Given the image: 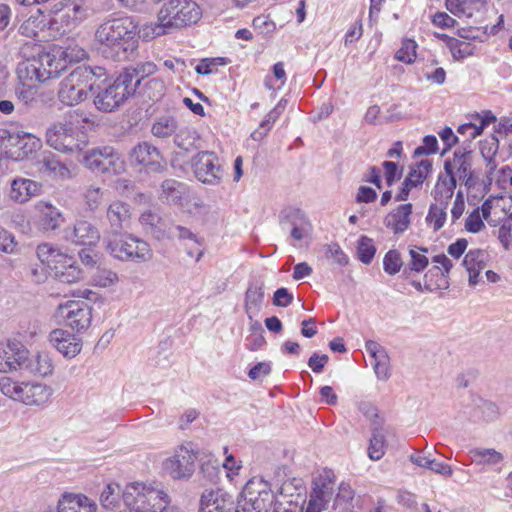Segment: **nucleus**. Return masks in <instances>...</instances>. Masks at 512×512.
I'll return each mask as SVG.
<instances>
[{
  "label": "nucleus",
  "instance_id": "nucleus-52",
  "mask_svg": "<svg viewBox=\"0 0 512 512\" xmlns=\"http://www.w3.org/2000/svg\"><path fill=\"white\" fill-rule=\"evenodd\" d=\"M401 255L397 250H389L383 259L384 271L390 275L398 273L402 267Z\"/></svg>",
  "mask_w": 512,
  "mask_h": 512
},
{
  "label": "nucleus",
  "instance_id": "nucleus-58",
  "mask_svg": "<svg viewBox=\"0 0 512 512\" xmlns=\"http://www.w3.org/2000/svg\"><path fill=\"white\" fill-rule=\"evenodd\" d=\"M171 236H168L167 239H179V240H191L198 245H201L202 242L198 239L196 234H194L190 229L181 226V225H174L171 224L170 228Z\"/></svg>",
  "mask_w": 512,
  "mask_h": 512
},
{
  "label": "nucleus",
  "instance_id": "nucleus-4",
  "mask_svg": "<svg viewBox=\"0 0 512 512\" xmlns=\"http://www.w3.org/2000/svg\"><path fill=\"white\" fill-rule=\"evenodd\" d=\"M104 242L107 252L123 262L141 264L153 258L150 244L130 233L109 236Z\"/></svg>",
  "mask_w": 512,
  "mask_h": 512
},
{
  "label": "nucleus",
  "instance_id": "nucleus-56",
  "mask_svg": "<svg viewBox=\"0 0 512 512\" xmlns=\"http://www.w3.org/2000/svg\"><path fill=\"white\" fill-rule=\"evenodd\" d=\"M371 364L373 365L374 372L379 380L385 381L389 378V357L387 353H381L378 358L373 359Z\"/></svg>",
  "mask_w": 512,
  "mask_h": 512
},
{
  "label": "nucleus",
  "instance_id": "nucleus-6",
  "mask_svg": "<svg viewBox=\"0 0 512 512\" xmlns=\"http://www.w3.org/2000/svg\"><path fill=\"white\" fill-rule=\"evenodd\" d=\"M163 26L172 32L195 24L202 15L199 5L194 0H164L158 12Z\"/></svg>",
  "mask_w": 512,
  "mask_h": 512
},
{
  "label": "nucleus",
  "instance_id": "nucleus-53",
  "mask_svg": "<svg viewBox=\"0 0 512 512\" xmlns=\"http://www.w3.org/2000/svg\"><path fill=\"white\" fill-rule=\"evenodd\" d=\"M417 44L412 39L403 41L401 48L396 52L395 58L404 63H412L416 57Z\"/></svg>",
  "mask_w": 512,
  "mask_h": 512
},
{
  "label": "nucleus",
  "instance_id": "nucleus-54",
  "mask_svg": "<svg viewBox=\"0 0 512 512\" xmlns=\"http://www.w3.org/2000/svg\"><path fill=\"white\" fill-rule=\"evenodd\" d=\"M449 49L456 60L464 59L473 52V47L470 43L458 39L449 40Z\"/></svg>",
  "mask_w": 512,
  "mask_h": 512
},
{
  "label": "nucleus",
  "instance_id": "nucleus-5",
  "mask_svg": "<svg viewBox=\"0 0 512 512\" xmlns=\"http://www.w3.org/2000/svg\"><path fill=\"white\" fill-rule=\"evenodd\" d=\"M122 496L127 507L141 512H164L171 502L170 496L162 488L140 483L128 487Z\"/></svg>",
  "mask_w": 512,
  "mask_h": 512
},
{
  "label": "nucleus",
  "instance_id": "nucleus-64",
  "mask_svg": "<svg viewBox=\"0 0 512 512\" xmlns=\"http://www.w3.org/2000/svg\"><path fill=\"white\" fill-rule=\"evenodd\" d=\"M487 35V27H464L458 29V36L464 40H481Z\"/></svg>",
  "mask_w": 512,
  "mask_h": 512
},
{
  "label": "nucleus",
  "instance_id": "nucleus-2",
  "mask_svg": "<svg viewBox=\"0 0 512 512\" xmlns=\"http://www.w3.org/2000/svg\"><path fill=\"white\" fill-rule=\"evenodd\" d=\"M58 50L55 52L41 53L37 57L26 59L17 66L16 73L23 86L37 87L50 79L57 78L61 72L67 69L68 63L78 61L86 56L83 49Z\"/></svg>",
  "mask_w": 512,
  "mask_h": 512
},
{
  "label": "nucleus",
  "instance_id": "nucleus-15",
  "mask_svg": "<svg viewBox=\"0 0 512 512\" xmlns=\"http://www.w3.org/2000/svg\"><path fill=\"white\" fill-rule=\"evenodd\" d=\"M132 163L142 165L148 173H158L166 168V161L160 151L148 142H141L131 149Z\"/></svg>",
  "mask_w": 512,
  "mask_h": 512
},
{
  "label": "nucleus",
  "instance_id": "nucleus-59",
  "mask_svg": "<svg viewBox=\"0 0 512 512\" xmlns=\"http://www.w3.org/2000/svg\"><path fill=\"white\" fill-rule=\"evenodd\" d=\"M73 261V257L58 250L55 254V258H53L52 261L50 260V265L48 266V268L55 275L60 273V271H62L63 269H66V267H68L67 264H71Z\"/></svg>",
  "mask_w": 512,
  "mask_h": 512
},
{
  "label": "nucleus",
  "instance_id": "nucleus-17",
  "mask_svg": "<svg viewBox=\"0 0 512 512\" xmlns=\"http://www.w3.org/2000/svg\"><path fill=\"white\" fill-rule=\"evenodd\" d=\"M41 147V141L30 133L10 134L6 144L7 157L21 161L36 153Z\"/></svg>",
  "mask_w": 512,
  "mask_h": 512
},
{
  "label": "nucleus",
  "instance_id": "nucleus-31",
  "mask_svg": "<svg viewBox=\"0 0 512 512\" xmlns=\"http://www.w3.org/2000/svg\"><path fill=\"white\" fill-rule=\"evenodd\" d=\"M157 70L156 65L153 62H141L137 63L135 66L127 67L120 73L122 76H126V82L132 85L133 91L136 92L139 87L141 81L154 74Z\"/></svg>",
  "mask_w": 512,
  "mask_h": 512
},
{
  "label": "nucleus",
  "instance_id": "nucleus-41",
  "mask_svg": "<svg viewBox=\"0 0 512 512\" xmlns=\"http://www.w3.org/2000/svg\"><path fill=\"white\" fill-rule=\"evenodd\" d=\"M310 221L307 215L299 208L288 207L280 214V224L283 229L286 227H298L305 222Z\"/></svg>",
  "mask_w": 512,
  "mask_h": 512
},
{
  "label": "nucleus",
  "instance_id": "nucleus-62",
  "mask_svg": "<svg viewBox=\"0 0 512 512\" xmlns=\"http://www.w3.org/2000/svg\"><path fill=\"white\" fill-rule=\"evenodd\" d=\"M485 227L480 216V209H474L466 218L465 228L468 232L478 233Z\"/></svg>",
  "mask_w": 512,
  "mask_h": 512
},
{
  "label": "nucleus",
  "instance_id": "nucleus-25",
  "mask_svg": "<svg viewBox=\"0 0 512 512\" xmlns=\"http://www.w3.org/2000/svg\"><path fill=\"white\" fill-rule=\"evenodd\" d=\"M444 170L447 177H443L440 175L438 177V181L433 190V195L436 201H447L453 197L454 189L457 185V180L455 176V172H453L451 160H445L444 162Z\"/></svg>",
  "mask_w": 512,
  "mask_h": 512
},
{
  "label": "nucleus",
  "instance_id": "nucleus-26",
  "mask_svg": "<svg viewBox=\"0 0 512 512\" xmlns=\"http://www.w3.org/2000/svg\"><path fill=\"white\" fill-rule=\"evenodd\" d=\"M69 239L76 245H95L100 240V232L96 226L86 220L77 221Z\"/></svg>",
  "mask_w": 512,
  "mask_h": 512
},
{
  "label": "nucleus",
  "instance_id": "nucleus-49",
  "mask_svg": "<svg viewBox=\"0 0 512 512\" xmlns=\"http://www.w3.org/2000/svg\"><path fill=\"white\" fill-rule=\"evenodd\" d=\"M162 19L157 14V21L143 25L141 29L142 37L146 40L154 39L158 36L172 33V30L167 25L163 26Z\"/></svg>",
  "mask_w": 512,
  "mask_h": 512
},
{
  "label": "nucleus",
  "instance_id": "nucleus-20",
  "mask_svg": "<svg viewBox=\"0 0 512 512\" xmlns=\"http://www.w3.org/2000/svg\"><path fill=\"white\" fill-rule=\"evenodd\" d=\"M139 223L145 234L150 235L158 241H162L167 239L168 236H171L170 228L172 223L157 212L151 210L144 211L139 217Z\"/></svg>",
  "mask_w": 512,
  "mask_h": 512
},
{
  "label": "nucleus",
  "instance_id": "nucleus-8",
  "mask_svg": "<svg viewBox=\"0 0 512 512\" xmlns=\"http://www.w3.org/2000/svg\"><path fill=\"white\" fill-rule=\"evenodd\" d=\"M98 92L94 98V104L96 108L103 112H112L125 102L135 92L133 91L132 85L126 82V76H119L114 80L112 84H109L106 88L97 89Z\"/></svg>",
  "mask_w": 512,
  "mask_h": 512
},
{
  "label": "nucleus",
  "instance_id": "nucleus-10",
  "mask_svg": "<svg viewBox=\"0 0 512 512\" xmlns=\"http://www.w3.org/2000/svg\"><path fill=\"white\" fill-rule=\"evenodd\" d=\"M57 317L62 319L65 325L73 331L81 333L91 325L92 308L84 301L70 300L58 306Z\"/></svg>",
  "mask_w": 512,
  "mask_h": 512
},
{
  "label": "nucleus",
  "instance_id": "nucleus-61",
  "mask_svg": "<svg viewBox=\"0 0 512 512\" xmlns=\"http://www.w3.org/2000/svg\"><path fill=\"white\" fill-rule=\"evenodd\" d=\"M411 261L409 263V269L415 272H421L428 266V258L417 251L415 248L409 250Z\"/></svg>",
  "mask_w": 512,
  "mask_h": 512
},
{
  "label": "nucleus",
  "instance_id": "nucleus-45",
  "mask_svg": "<svg viewBox=\"0 0 512 512\" xmlns=\"http://www.w3.org/2000/svg\"><path fill=\"white\" fill-rule=\"evenodd\" d=\"M121 488L117 483H109L100 495V503L105 509H115L120 501Z\"/></svg>",
  "mask_w": 512,
  "mask_h": 512
},
{
  "label": "nucleus",
  "instance_id": "nucleus-7",
  "mask_svg": "<svg viewBox=\"0 0 512 512\" xmlns=\"http://www.w3.org/2000/svg\"><path fill=\"white\" fill-rule=\"evenodd\" d=\"M0 390L5 396L26 405L43 404L52 394V389L45 384L17 382L9 377L0 379Z\"/></svg>",
  "mask_w": 512,
  "mask_h": 512
},
{
  "label": "nucleus",
  "instance_id": "nucleus-33",
  "mask_svg": "<svg viewBox=\"0 0 512 512\" xmlns=\"http://www.w3.org/2000/svg\"><path fill=\"white\" fill-rule=\"evenodd\" d=\"M23 371L45 377L52 373L53 364L49 355L46 353H38L32 358L28 355Z\"/></svg>",
  "mask_w": 512,
  "mask_h": 512
},
{
  "label": "nucleus",
  "instance_id": "nucleus-12",
  "mask_svg": "<svg viewBox=\"0 0 512 512\" xmlns=\"http://www.w3.org/2000/svg\"><path fill=\"white\" fill-rule=\"evenodd\" d=\"M243 497L255 506L257 512H270L272 507H276V499L271 485L262 478L250 479L242 491Z\"/></svg>",
  "mask_w": 512,
  "mask_h": 512
},
{
  "label": "nucleus",
  "instance_id": "nucleus-27",
  "mask_svg": "<svg viewBox=\"0 0 512 512\" xmlns=\"http://www.w3.org/2000/svg\"><path fill=\"white\" fill-rule=\"evenodd\" d=\"M486 258V251L481 249H471L465 254L462 264L469 273V285L478 283L480 272L486 267Z\"/></svg>",
  "mask_w": 512,
  "mask_h": 512
},
{
  "label": "nucleus",
  "instance_id": "nucleus-32",
  "mask_svg": "<svg viewBox=\"0 0 512 512\" xmlns=\"http://www.w3.org/2000/svg\"><path fill=\"white\" fill-rule=\"evenodd\" d=\"M264 299V284H251L245 293V312L250 320L253 319L262 306Z\"/></svg>",
  "mask_w": 512,
  "mask_h": 512
},
{
  "label": "nucleus",
  "instance_id": "nucleus-24",
  "mask_svg": "<svg viewBox=\"0 0 512 512\" xmlns=\"http://www.w3.org/2000/svg\"><path fill=\"white\" fill-rule=\"evenodd\" d=\"M451 163L453 171L456 169L459 180L468 188L473 187L476 182L472 174V151L456 150Z\"/></svg>",
  "mask_w": 512,
  "mask_h": 512
},
{
  "label": "nucleus",
  "instance_id": "nucleus-46",
  "mask_svg": "<svg viewBox=\"0 0 512 512\" xmlns=\"http://www.w3.org/2000/svg\"><path fill=\"white\" fill-rule=\"evenodd\" d=\"M376 247L373 240L365 235H362L357 244V255L358 259L363 264H370L375 256Z\"/></svg>",
  "mask_w": 512,
  "mask_h": 512
},
{
  "label": "nucleus",
  "instance_id": "nucleus-14",
  "mask_svg": "<svg viewBox=\"0 0 512 512\" xmlns=\"http://www.w3.org/2000/svg\"><path fill=\"white\" fill-rule=\"evenodd\" d=\"M28 355V349L18 340L0 343V372L23 371Z\"/></svg>",
  "mask_w": 512,
  "mask_h": 512
},
{
  "label": "nucleus",
  "instance_id": "nucleus-30",
  "mask_svg": "<svg viewBox=\"0 0 512 512\" xmlns=\"http://www.w3.org/2000/svg\"><path fill=\"white\" fill-rule=\"evenodd\" d=\"M411 213L412 204H402L385 217L384 224L386 227L393 229L396 234L403 233L410 225Z\"/></svg>",
  "mask_w": 512,
  "mask_h": 512
},
{
  "label": "nucleus",
  "instance_id": "nucleus-21",
  "mask_svg": "<svg viewBox=\"0 0 512 512\" xmlns=\"http://www.w3.org/2000/svg\"><path fill=\"white\" fill-rule=\"evenodd\" d=\"M97 504L84 494L64 493L57 503L56 509L45 512H96Z\"/></svg>",
  "mask_w": 512,
  "mask_h": 512
},
{
  "label": "nucleus",
  "instance_id": "nucleus-63",
  "mask_svg": "<svg viewBox=\"0 0 512 512\" xmlns=\"http://www.w3.org/2000/svg\"><path fill=\"white\" fill-rule=\"evenodd\" d=\"M499 148V141L496 137L492 136L480 144V152L484 159L495 158Z\"/></svg>",
  "mask_w": 512,
  "mask_h": 512
},
{
  "label": "nucleus",
  "instance_id": "nucleus-36",
  "mask_svg": "<svg viewBox=\"0 0 512 512\" xmlns=\"http://www.w3.org/2000/svg\"><path fill=\"white\" fill-rule=\"evenodd\" d=\"M178 130V121L172 115L158 117L151 127L153 136L161 139L169 138Z\"/></svg>",
  "mask_w": 512,
  "mask_h": 512
},
{
  "label": "nucleus",
  "instance_id": "nucleus-3",
  "mask_svg": "<svg viewBox=\"0 0 512 512\" xmlns=\"http://www.w3.org/2000/svg\"><path fill=\"white\" fill-rule=\"evenodd\" d=\"M107 80L105 68L78 66L65 77L57 93L59 101L67 106L77 105L87 99L89 92L100 89Z\"/></svg>",
  "mask_w": 512,
  "mask_h": 512
},
{
  "label": "nucleus",
  "instance_id": "nucleus-39",
  "mask_svg": "<svg viewBox=\"0 0 512 512\" xmlns=\"http://www.w3.org/2000/svg\"><path fill=\"white\" fill-rule=\"evenodd\" d=\"M354 491L347 483H341L334 500V509L339 512H354Z\"/></svg>",
  "mask_w": 512,
  "mask_h": 512
},
{
  "label": "nucleus",
  "instance_id": "nucleus-11",
  "mask_svg": "<svg viewBox=\"0 0 512 512\" xmlns=\"http://www.w3.org/2000/svg\"><path fill=\"white\" fill-rule=\"evenodd\" d=\"M83 163L94 173L118 174L124 169L123 162L112 147L86 152Z\"/></svg>",
  "mask_w": 512,
  "mask_h": 512
},
{
  "label": "nucleus",
  "instance_id": "nucleus-28",
  "mask_svg": "<svg viewBox=\"0 0 512 512\" xmlns=\"http://www.w3.org/2000/svg\"><path fill=\"white\" fill-rule=\"evenodd\" d=\"M36 210L39 212L41 225L46 231H54L64 222L61 211L49 202H38Z\"/></svg>",
  "mask_w": 512,
  "mask_h": 512
},
{
  "label": "nucleus",
  "instance_id": "nucleus-9",
  "mask_svg": "<svg viewBox=\"0 0 512 512\" xmlns=\"http://www.w3.org/2000/svg\"><path fill=\"white\" fill-rule=\"evenodd\" d=\"M197 452L192 443L180 445L174 455L163 462V469L173 479L190 478L195 471Z\"/></svg>",
  "mask_w": 512,
  "mask_h": 512
},
{
  "label": "nucleus",
  "instance_id": "nucleus-23",
  "mask_svg": "<svg viewBox=\"0 0 512 512\" xmlns=\"http://www.w3.org/2000/svg\"><path fill=\"white\" fill-rule=\"evenodd\" d=\"M50 343L65 357L73 358L82 348V341L75 335L62 329H55L49 335Z\"/></svg>",
  "mask_w": 512,
  "mask_h": 512
},
{
  "label": "nucleus",
  "instance_id": "nucleus-16",
  "mask_svg": "<svg viewBox=\"0 0 512 512\" xmlns=\"http://www.w3.org/2000/svg\"><path fill=\"white\" fill-rule=\"evenodd\" d=\"M196 178L206 184H217L221 179V167L213 152H199L192 160Z\"/></svg>",
  "mask_w": 512,
  "mask_h": 512
},
{
  "label": "nucleus",
  "instance_id": "nucleus-37",
  "mask_svg": "<svg viewBox=\"0 0 512 512\" xmlns=\"http://www.w3.org/2000/svg\"><path fill=\"white\" fill-rule=\"evenodd\" d=\"M433 262L438 263L442 266V269H440L438 266L433 267L429 272L433 273L434 271L437 274H440L441 276V283H437L436 287H432L430 284H425V289L432 292L435 289H447L449 286L448 281L446 278L448 277V274L450 273L451 269L453 268L452 261L445 255V254H439L433 257Z\"/></svg>",
  "mask_w": 512,
  "mask_h": 512
},
{
  "label": "nucleus",
  "instance_id": "nucleus-40",
  "mask_svg": "<svg viewBox=\"0 0 512 512\" xmlns=\"http://www.w3.org/2000/svg\"><path fill=\"white\" fill-rule=\"evenodd\" d=\"M472 462L478 465H496L500 463L503 456L495 449L474 448L469 451Z\"/></svg>",
  "mask_w": 512,
  "mask_h": 512
},
{
  "label": "nucleus",
  "instance_id": "nucleus-34",
  "mask_svg": "<svg viewBox=\"0 0 512 512\" xmlns=\"http://www.w3.org/2000/svg\"><path fill=\"white\" fill-rule=\"evenodd\" d=\"M410 461L422 468L429 469L437 474L450 477L453 474L452 468L443 463L432 459L430 455H425L422 452H417L410 456Z\"/></svg>",
  "mask_w": 512,
  "mask_h": 512
},
{
  "label": "nucleus",
  "instance_id": "nucleus-1",
  "mask_svg": "<svg viewBox=\"0 0 512 512\" xmlns=\"http://www.w3.org/2000/svg\"><path fill=\"white\" fill-rule=\"evenodd\" d=\"M138 44L137 23L127 16L104 21L94 34L98 54L113 61H126L134 57Z\"/></svg>",
  "mask_w": 512,
  "mask_h": 512
},
{
  "label": "nucleus",
  "instance_id": "nucleus-50",
  "mask_svg": "<svg viewBox=\"0 0 512 512\" xmlns=\"http://www.w3.org/2000/svg\"><path fill=\"white\" fill-rule=\"evenodd\" d=\"M105 195V191H103L100 187L95 185H90L85 189L84 192V201L89 210L94 211L100 205L101 201Z\"/></svg>",
  "mask_w": 512,
  "mask_h": 512
},
{
  "label": "nucleus",
  "instance_id": "nucleus-44",
  "mask_svg": "<svg viewBox=\"0 0 512 512\" xmlns=\"http://www.w3.org/2000/svg\"><path fill=\"white\" fill-rule=\"evenodd\" d=\"M386 440L382 430L375 428L372 431L368 447V456L372 460H379L385 454Z\"/></svg>",
  "mask_w": 512,
  "mask_h": 512
},
{
  "label": "nucleus",
  "instance_id": "nucleus-57",
  "mask_svg": "<svg viewBox=\"0 0 512 512\" xmlns=\"http://www.w3.org/2000/svg\"><path fill=\"white\" fill-rule=\"evenodd\" d=\"M165 93V84L162 80L153 78L145 85L146 96L153 101H158Z\"/></svg>",
  "mask_w": 512,
  "mask_h": 512
},
{
  "label": "nucleus",
  "instance_id": "nucleus-29",
  "mask_svg": "<svg viewBox=\"0 0 512 512\" xmlns=\"http://www.w3.org/2000/svg\"><path fill=\"white\" fill-rule=\"evenodd\" d=\"M40 188L41 186L31 179L17 178L11 183L9 196L15 202L24 203L37 195Z\"/></svg>",
  "mask_w": 512,
  "mask_h": 512
},
{
  "label": "nucleus",
  "instance_id": "nucleus-22",
  "mask_svg": "<svg viewBox=\"0 0 512 512\" xmlns=\"http://www.w3.org/2000/svg\"><path fill=\"white\" fill-rule=\"evenodd\" d=\"M234 502L223 490H205L200 499L199 512H231Z\"/></svg>",
  "mask_w": 512,
  "mask_h": 512
},
{
  "label": "nucleus",
  "instance_id": "nucleus-51",
  "mask_svg": "<svg viewBox=\"0 0 512 512\" xmlns=\"http://www.w3.org/2000/svg\"><path fill=\"white\" fill-rule=\"evenodd\" d=\"M68 267L60 271V273L55 274V277L62 283H75L82 279L83 273L82 270L76 265L75 260L71 264H67Z\"/></svg>",
  "mask_w": 512,
  "mask_h": 512
},
{
  "label": "nucleus",
  "instance_id": "nucleus-55",
  "mask_svg": "<svg viewBox=\"0 0 512 512\" xmlns=\"http://www.w3.org/2000/svg\"><path fill=\"white\" fill-rule=\"evenodd\" d=\"M18 250V242L10 231L0 227V251L6 254H14Z\"/></svg>",
  "mask_w": 512,
  "mask_h": 512
},
{
  "label": "nucleus",
  "instance_id": "nucleus-18",
  "mask_svg": "<svg viewBox=\"0 0 512 512\" xmlns=\"http://www.w3.org/2000/svg\"><path fill=\"white\" fill-rule=\"evenodd\" d=\"M313 485L305 512H322L332 500L335 483L328 476H319Z\"/></svg>",
  "mask_w": 512,
  "mask_h": 512
},
{
  "label": "nucleus",
  "instance_id": "nucleus-19",
  "mask_svg": "<svg viewBox=\"0 0 512 512\" xmlns=\"http://www.w3.org/2000/svg\"><path fill=\"white\" fill-rule=\"evenodd\" d=\"M131 217L130 205L122 201H113L107 208L106 220L109 227L104 231V240L109 236L121 234L126 224L129 223Z\"/></svg>",
  "mask_w": 512,
  "mask_h": 512
},
{
  "label": "nucleus",
  "instance_id": "nucleus-43",
  "mask_svg": "<svg viewBox=\"0 0 512 512\" xmlns=\"http://www.w3.org/2000/svg\"><path fill=\"white\" fill-rule=\"evenodd\" d=\"M161 192V199H164L168 203H178L183 194V185L175 179H167L163 181Z\"/></svg>",
  "mask_w": 512,
  "mask_h": 512
},
{
  "label": "nucleus",
  "instance_id": "nucleus-47",
  "mask_svg": "<svg viewBox=\"0 0 512 512\" xmlns=\"http://www.w3.org/2000/svg\"><path fill=\"white\" fill-rule=\"evenodd\" d=\"M199 137L195 131L182 129L175 133L174 143L185 151H191L196 148V142Z\"/></svg>",
  "mask_w": 512,
  "mask_h": 512
},
{
  "label": "nucleus",
  "instance_id": "nucleus-42",
  "mask_svg": "<svg viewBox=\"0 0 512 512\" xmlns=\"http://www.w3.org/2000/svg\"><path fill=\"white\" fill-rule=\"evenodd\" d=\"M438 202L439 204L430 205L429 212L426 217L427 223L433 225L434 231H438L444 226L447 216L446 209L449 203L443 200Z\"/></svg>",
  "mask_w": 512,
  "mask_h": 512
},
{
  "label": "nucleus",
  "instance_id": "nucleus-38",
  "mask_svg": "<svg viewBox=\"0 0 512 512\" xmlns=\"http://www.w3.org/2000/svg\"><path fill=\"white\" fill-rule=\"evenodd\" d=\"M46 27L45 16L40 9L37 10L35 15H31L20 26L19 32L21 35L28 38H37L38 33Z\"/></svg>",
  "mask_w": 512,
  "mask_h": 512
},
{
  "label": "nucleus",
  "instance_id": "nucleus-60",
  "mask_svg": "<svg viewBox=\"0 0 512 512\" xmlns=\"http://www.w3.org/2000/svg\"><path fill=\"white\" fill-rule=\"evenodd\" d=\"M438 150L437 138L433 135H427L423 138V145L414 150V156L430 155Z\"/></svg>",
  "mask_w": 512,
  "mask_h": 512
},
{
  "label": "nucleus",
  "instance_id": "nucleus-48",
  "mask_svg": "<svg viewBox=\"0 0 512 512\" xmlns=\"http://www.w3.org/2000/svg\"><path fill=\"white\" fill-rule=\"evenodd\" d=\"M282 114L281 110L274 107L265 117V119L260 123L259 129L252 132L251 137L252 139L259 141L262 140L267 133L272 128V125L275 123V121L280 117Z\"/></svg>",
  "mask_w": 512,
  "mask_h": 512
},
{
  "label": "nucleus",
  "instance_id": "nucleus-35",
  "mask_svg": "<svg viewBox=\"0 0 512 512\" xmlns=\"http://www.w3.org/2000/svg\"><path fill=\"white\" fill-rule=\"evenodd\" d=\"M39 170L54 177L67 178L69 169L54 154L48 153L38 162Z\"/></svg>",
  "mask_w": 512,
  "mask_h": 512
},
{
  "label": "nucleus",
  "instance_id": "nucleus-13",
  "mask_svg": "<svg viewBox=\"0 0 512 512\" xmlns=\"http://www.w3.org/2000/svg\"><path fill=\"white\" fill-rule=\"evenodd\" d=\"M45 136L47 145L57 151L73 153L81 149L73 127L67 123H53L48 127Z\"/></svg>",
  "mask_w": 512,
  "mask_h": 512
}]
</instances>
